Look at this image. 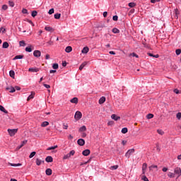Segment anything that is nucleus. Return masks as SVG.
I'll list each match as a JSON object with an SVG mask.
<instances>
[{
	"mask_svg": "<svg viewBox=\"0 0 181 181\" xmlns=\"http://www.w3.org/2000/svg\"><path fill=\"white\" fill-rule=\"evenodd\" d=\"M47 125H49V122H43L41 124V127H47Z\"/></svg>",
	"mask_w": 181,
	"mask_h": 181,
	"instance_id": "4c0bfd02",
	"label": "nucleus"
},
{
	"mask_svg": "<svg viewBox=\"0 0 181 181\" xmlns=\"http://www.w3.org/2000/svg\"><path fill=\"white\" fill-rule=\"evenodd\" d=\"M32 45H30L27 47H25V52H28V53H30L32 52Z\"/></svg>",
	"mask_w": 181,
	"mask_h": 181,
	"instance_id": "cd10ccee",
	"label": "nucleus"
},
{
	"mask_svg": "<svg viewBox=\"0 0 181 181\" xmlns=\"http://www.w3.org/2000/svg\"><path fill=\"white\" fill-rule=\"evenodd\" d=\"M135 152V148H131L127 151V152L125 154V156L127 158V159H129L131 155Z\"/></svg>",
	"mask_w": 181,
	"mask_h": 181,
	"instance_id": "f03ea898",
	"label": "nucleus"
},
{
	"mask_svg": "<svg viewBox=\"0 0 181 181\" xmlns=\"http://www.w3.org/2000/svg\"><path fill=\"white\" fill-rule=\"evenodd\" d=\"M111 170H117L118 169V165H113L110 167Z\"/></svg>",
	"mask_w": 181,
	"mask_h": 181,
	"instance_id": "49530a36",
	"label": "nucleus"
},
{
	"mask_svg": "<svg viewBox=\"0 0 181 181\" xmlns=\"http://www.w3.org/2000/svg\"><path fill=\"white\" fill-rule=\"evenodd\" d=\"M9 47V43L8 42H4L2 45L3 49H8Z\"/></svg>",
	"mask_w": 181,
	"mask_h": 181,
	"instance_id": "412c9836",
	"label": "nucleus"
},
{
	"mask_svg": "<svg viewBox=\"0 0 181 181\" xmlns=\"http://www.w3.org/2000/svg\"><path fill=\"white\" fill-rule=\"evenodd\" d=\"M128 132V128L124 127L122 129V134H127Z\"/></svg>",
	"mask_w": 181,
	"mask_h": 181,
	"instance_id": "f704fd0d",
	"label": "nucleus"
},
{
	"mask_svg": "<svg viewBox=\"0 0 181 181\" xmlns=\"http://www.w3.org/2000/svg\"><path fill=\"white\" fill-rule=\"evenodd\" d=\"M70 103H71L72 104H78V98L75 97V98L70 100Z\"/></svg>",
	"mask_w": 181,
	"mask_h": 181,
	"instance_id": "f8f14e48",
	"label": "nucleus"
},
{
	"mask_svg": "<svg viewBox=\"0 0 181 181\" xmlns=\"http://www.w3.org/2000/svg\"><path fill=\"white\" fill-rule=\"evenodd\" d=\"M44 87H45V88H50V85H47L46 83H43Z\"/></svg>",
	"mask_w": 181,
	"mask_h": 181,
	"instance_id": "69168bd1",
	"label": "nucleus"
},
{
	"mask_svg": "<svg viewBox=\"0 0 181 181\" xmlns=\"http://www.w3.org/2000/svg\"><path fill=\"white\" fill-rule=\"evenodd\" d=\"M141 180H144V181H149V180L148 179V177H146V175H142V176H141Z\"/></svg>",
	"mask_w": 181,
	"mask_h": 181,
	"instance_id": "c03bdc74",
	"label": "nucleus"
},
{
	"mask_svg": "<svg viewBox=\"0 0 181 181\" xmlns=\"http://www.w3.org/2000/svg\"><path fill=\"white\" fill-rule=\"evenodd\" d=\"M36 165L37 166H40L42 165V163H45V160H42L39 158H37L35 160Z\"/></svg>",
	"mask_w": 181,
	"mask_h": 181,
	"instance_id": "9b49d317",
	"label": "nucleus"
},
{
	"mask_svg": "<svg viewBox=\"0 0 181 181\" xmlns=\"http://www.w3.org/2000/svg\"><path fill=\"white\" fill-rule=\"evenodd\" d=\"M148 55L150 56V57H155V59H158L159 57V54L154 55L153 54L148 52Z\"/></svg>",
	"mask_w": 181,
	"mask_h": 181,
	"instance_id": "393cba45",
	"label": "nucleus"
},
{
	"mask_svg": "<svg viewBox=\"0 0 181 181\" xmlns=\"http://www.w3.org/2000/svg\"><path fill=\"white\" fill-rule=\"evenodd\" d=\"M6 90H10L9 93H15V91H16L15 88L12 86L11 88H6Z\"/></svg>",
	"mask_w": 181,
	"mask_h": 181,
	"instance_id": "bb28decb",
	"label": "nucleus"
},
{
	"mask_svg": "<svg viewBox=\"0 0 181 181\" xmlns=\"http://www.w3.org/2000/svg\"><path fill=\"white\" fill-rule=\"evenodd\" d=\"M61 16H62V14H61V13H55V14L54 15V19H60Z\"/></svg>",
	"mask_w": 181,
	"mask_h": 181,
	"instance_id": "c85d7f7f",
	"label": "nucleus"
},
{
	"mask_svg": "<svg viewBox=\"0 0 181 181\" xmlns=\"http://www.w3.org/2000/svg\"><path fill=\"white\" fill-rule=\"evenodd\" d=\"M174 93H175V94H180V91L177 88L174 89Z\"/></svg>",
	"mask_w": 181,
	"mask_h": 181,
	"instance_id": "680f3d73",
	"label": "nucleus"
},
{
	"mask_svg": "<svg viewBox=\"0 0 181 181\" xmlns=\"http://www.w3.org/2000/svg\"><path fill=\"white\" fill-rule=\"evenodd\" d=\"M71 157L69 153H67L63 157V159H69Z\"/></svg>",
	"mask_w": 181,
	"mask_h": 181,
	"instance_id": "603ef678",
	"label": "nucleus"
},
{
	"mask_svg": "<svg viewBox=\"0 0 181 181\" xmlns=\"http://www.w3.org/2000/svg\"><path fill=\"white\" fill-rule=\"evenodd\" d=\"M83 117V114L80 111H76L74 115V118L76 121H78L79 119H81V117Z\"/></svg>",
	"mask_w": 181,
	"mask_h": 181,
	"instance_id": "f257e3e1",
	"label": "nucleus"
},
{
	"mask_svg": "<svg viewBox=\"0 0 181 181\" xmlns=\"http://www.w3.org/2000/svg\"><path fill=\"white\" fill-rule=\"evenodd\" d=\"M56 148H57V145L49 147L48 148H47V151H53V150L56 149Z\"/></svg>",
	"mask_w": 181,
	"mask_h": 181,
	"instance_id": "c9c22d12",
	"label": "nucleus"
},
{
	"mask_svg": "<svg viewBox=\"0 0 181 181\" xmlns=\"http://www.w3.org/2000/svg\"><path fill=\"white\" fill-rule=\"evenodd\" d=\"M11 166H13V167H16V166H22V164H21V163H17V164H15V163H11Z\"/></svg>",
	"mask_w": 181,
	"mask_h": 181,
	"instance_id": "3c124183",
	"label": "nucleus"
},
{
	"mask_svg": "<svg viewBox=\"0 0 181 181\" xmlns=\"http://www.w3.org/2000/svg\"><path fill=\"white\" fill-rule=\"evenodd\" d=\"M9 76L11 77V78H15V71L11 70L9 71Z\"/></svg>",
	"mask_w": 181,
	"mask_h": 181,
	"instance_id": "aec40b11",
	"label": "nucleus"
},
{
	"mask_svg": "<svg viewBox=\"0 0 181 181\" xmlns=\"http://www.w3.org/2000/svg\"><path fill=\"white\" fill-rule=\"evenodd\" d=\"M156 149H157V151L160 152V148L159 147L158 143L156 144Z\"/></svg>",
	"mask_w": 181,
	"mask_h": 181,
	"instance_id": "13d9d810",
	"label": "nucleus"
},
{
	"mask_svg": "<svg viewBox=\"0 0 181 181\" xmlns=\"http://www.w3.org/2000/svg\"><path fill=\"white\" fill-rule=\"evenodd\" d=\"M157 132L158 134H159V135H163V134H165V132L162 129H158Z\"/></svg>",
	"mask_w": 181,
	"mask_h": 181,
	"instance_id": "de8ad7c7",
	"label": "nucleus"
},
{
	"mask_svg": "<svg viewBox=\"0 0 181 181\" xmlns=\"http://www.w3.org/2000/svg\"><path fill=\"white\" fill-rule=\"evenodd\" d=\"M86 66H87V62H84L83 63H82L81 64V66H79V70H83V69H84V67H86Z\"/></svg>",
	"mask_w": 181,
	"mask_h": 181,
	"instance_id": "6ab92c4d",
	"label": "nucleus"
},
{
	"mask_svg": "<svg viewBox=\"0 0 181 181\" xmlns=\"http://www.w3.org/2000/svg\"><path fill=\"white\" fill-rule=\"evenodd\" d=\"M86 131H87V127L84 125L78 129V132H86Z\"/></svg>",
	"mask_w": 181,
	"mask_h": 181,
	"instance_id": "dca6fc26",
	"label": "nucleus"
},
{
	"mask_svg": "<svg viewBox=\"0 0 181 181\" xmlns=\"http://www.w3.org/2000/svg\"><path fill=\"white\" fill-rule=\"evenodd\" d=\"M8 5L11 6V8H13V6H15V3L12 1H8Z\"/></svg>",
	"mask_w": 181,
	"mask_h": 181,
	"instance_id": "a19ab883",
	"label": "nucleus"
},
{
	"mask_svg": "<svg viewBox=\"0 0 181 181\" xmlns=\"http://www.w3.org/2000/svg\"><path fill=\"white\" fill-rule=\"evenodd\" d=\"M168 176L170 179H173V177H175V173H168Z\"/></svg>",
	"mask_w": 181,
	"mask_h": 181,
	"instance_id": "473e14b6",
	"label": "nucleus"
},
{
	"mask_svg": "<svg viewBox=\"0 0 181 181\" xmlns=\"http://www.w3.org/2000/svg\"><path fill=\"white\" fill-rule=\"evenodd\" d=\"M22 13L28 14V9H26V8H23V10H22Z\"/></svg>",
	"mask_w": 181,
	"mask_h": 181,
	"instance_id": "052dcab7",
	"label": "nucleus"
},
{
	"mask_svg": "<svg viewBox=\"0 0 181 181\" xmlns=\"http://www.w3.org/2000/svg\"><path fill=\"white\" fill-rule=\"evenodd\" d=\"M69 153L70 156H74L76 151L74 150H71Z\"/></svg>",
	"mask_w": 181,
	"mask_h": 181,
	"instance_id": "09e8293b",
	"label": "nucleus"
},
{
	"mask_svg": "<svg viewBox=\"0 0 181 181\" xmlns=\"http://www.w3.org/2000/svg\"><path fill=\"white\" fill-rule=\"evenodd\" d=\"M111 118H112V119H114L115 121H118V119H121V117L117 116L115 114L112 115Z\"/></svg>",
	"mask_w": 181,
	"mask_h": 181,
	"instance_id": "1a4fd4ad",
	"label": "nucleus"
},
{
	"mask_svg": "<svg viewBox=\"0 0 181 181\" xmlns=\"http://www.w3.org/2000/svg\"><path fill=\"white\" fill-rule=\"evenodd\" d=\"M8 132L10 136H14L16 132H18V129H8Z\"/></svg>",
	"mask_w": 181,
	"mask_h": 181,
	"instance_id": "7ed1b4c3",
	"label": "nucleus"
},
{
	"mask_svg": "<svg viewBox=\"0 0 181 181\" xmlns=\"http://www.w3.org/2000/svg\"><path fill=\"white\" fill-rule=\"evenodd\" d=\"M0 32H1L2 33H5V32H6V29H5L4 27H1L0 28Z\"/></svg>",
	"mask_w": 181,
	"mask_h": 181,
	"instance_id": "864d4df0",
	"label": "nucleus"
},
{
	"mask_svg": "<svg viewBox=\"0 0 181 181\" xmlns=\"http://www.w3.org/2000/svg\"><path fill=\"white\" fill-rule=\"evenodd\" d=\"M90 153L91 151H90V149H86L82 152V155H83V156H88Z\"/></svg>",
	"mask_w": 181,
	"mask_h": 181,
	"instance_id": "6e6552de",
	"label": "nucleus"
},
{
	"mask_svg": "<svg viewBox=\"0 0 181 181\" xmlns=\"http://www.w3.org/2000/svg\"><path fill=\"white\" fill-rule=\"evenodd\" d=\"M19 45L20 46H23V47H25V46H26V42H25L24 40H22L19 42Z\"/></svg>",
	"mask_w": 181,
	"mask_h": 181,
	"instance_id": "e433bc0d",
	"label": "nucleus"
},
{
	"mask_svg": "<svg viewBox=\"0 0 181 181\" xmlns=\"http://www.w3.org/2000/svg\"><path fill=\"white\" fill-rule=\"evenodd\" d=\"M31 16L33 18H36V16H37V11H36V10L33 11L31 13Z\"/></svg>",
	"mask_w": 181,
	"mask_h": 181,
	"instance_id": "b1692460",
	"label": "nucleus"
},
{
	"mask_svg": "<svg viewBox=\"0 0 181 181\" xmlns=\"http://www.w3.org/2000/svg\"><path fill=\"white\" fill-rule=\"evenodd\" d=\"M40 70V69L37 68V67H31L29 68L28 71L31 72V73H37V71H39Z\"/></svg>",
	"mask_w": 181,
	"mask_h": 181,
	"instance_id": "423d86ee",
	"label": "nucleus"
},
{
	"mask_svg": "<svg viewBox=\"0 0 181 181\" xmlns=\"http://www.w3.org/2000/svg\"><path fill=\"white\" fill-rule=\"evenodd\" d=\"M129 8H134V6H136V3L130 2L129 3Z\"/></svg>",
	"mask_w": 181,
	"mask_h": 181,
	"instance_id": "2f4dec72",
	"label": "nucleus"
},
{
	"mask_svg": "<svg viewBox=\"0 0 181 181\" xmlns=\"http://www.w3.org/2000/svg\"><path fill=\"white\" fill-rule=\"evenodd\" d=\"M77 144L79 146H84V145H86V141L83 139H78Z\"/></svg>",
	"mask_w": 181,
	"mask_h": 181,
	"instance_id": "39448f33",
	"label": "nucleus"
},
{
	"mask_svg": "<svg viewBox=\"0 0 181 181\" xmlns=\"http://www.w3.org/2000/svg\"><path fill=\"white\" fill-rule=\"evenodd\" d=\"M35 94H36L35 92L32 91L31 94L28 96L27 100L29 101L30 100H32V98H35Z\"/></svg>",
	"mask_w": 181,
	"mask_h": 181,
	"instance_id": "a211bd4d",
	"label": "nucleus"
},
{
	"mask_svg": "<svg viewBox=\"0 0 181 181\" xmlns=\"http://www.w3.org/2000/svg\"><path fill=\"white\" fill-rule=\"evenodd\" d=\"M112 19L115 22H117L118 21V16H113Z\"/></svg>",
	"mask_w": 181,
	"mask_h": 181,
	"instance_id": "6e6d98bb",
	"label": "nucleus"
},
{
	"mask_svg": "<svg viewBox=\"0 0 181 181\" xmlns=\"http://www.w3.org/2000/svg\"><path fill=\"white\" fill-rule=\"evenodd\" d=\"M45 161L47 163H50L53 162V157H52L50 156H47L46 158H45Z\"/></svg>",
	"mask_w": 181,
	"mask_h": 181,
	"instance_id": "9d476101",
	"label": "nucleus"
},
{
	"mask_svg": "<svg viewBox=\"0 0 181 181\" xmlns=\"http://www.w3.org/2000/svg\"><path fill=\"white\" fill-rule=\"evenodd\" d=\"M130 56H132L133 57H136V59H138L139 57V56H138V54H136V53H135V52L131 53Z\"/></svg>",
	"mask_w": 181,
	"mask_h": 181,
	"instance_id": "37998d69",
	"label": "nucleus"
},
{
	"mask_svg": "<svg viewBox=\"0 0 181 181\" xmlns=\"http://www.w3.org/2000/svg\"><path fill=\"white\" fill-rule=\"evenodd\" d=\"M45 30H47V32H52V30H53V28L50 26H46L45 28Z\"/></svg>",
	"mask_w": 181,
	"mask_h": 181,
	"instance_id": "c756f323",
	"label": "nucleus"
},
{
	"mask_svg": "<svg viewBox=\"0 0 181 181\" xmlns=\"http://www.w3.org/2000/svg\"><path fill=\"white\" fill-rule=\"evenodd\" d=\"M63 127H64V129H67V128H69V125H67V124H64Z\"/></svg>",
	"mask_w": 181,
	"mask_h": 181,
	"instance_id": "338daca9",
	"label": "nucleus"
},
{
	"mask_svg": "<svg viewBox=\"0 0 181 181\" xmlns=\"http://www.w3.org/2000/svg\"><path fill=\"white\" fill-rule=\"evenodd\" d=\"M174 174L177 175V177H180V176H181V169H180V168H175Z\"/></svg>",
	"mask_w": 181,
	"mask_h": 181,
	"instance_id": "20e7f679",
	"label": "nucleus"
},
{
	"mask_svg": "<svg viewBox=\"0 0 181 181\" xmlns=\"http://www.w3.org/2000/svg\"><path fill=\"white\" fill-rule=\"evenodd\" d=\"M112 32L113 33H119V30H118V28H114L112 30Z\"/></svg>",
	"mask_w": 181,
	"mask_h": 181,
	"instance_id": "58836bf2",
	"label": "nucleus"
},
{
	"mask_svg": "<svg viewBox=\"0 0 181 181\" xmlns=\"http://www.w3.org/2000/svg\"><path fill=\"white\" fill-rule=\"evenodd\" d=\"M35 155H36V151L31 152V153L29 156L30 159H32V158H33V156H35Z\"/></svg>",
	"mask_w": 181,
	"mask_h": 181,
	"instance_id": "ea45409f",
	"label": "nucleus"
},
{
	"mask_svg": "<svg viewBox=\"0 0 181 181\" xmlns=\"http://www.w3.org/2000/svg\"><path fill=\"white\" fill-rule=\"evenodd\" d=\"M142 45L144 46V47H146V49H150V46L149 45H148V43H146V40L144 39L143 41H142Z\"/></svg>",
	"mask_w": 181,
	"mask_h": 181,
	"instance_id": "4468645a",
	"label": "nucleus"
},
{
	"mask_svg": "<svg viewBox=\"0 0 181 181\" xmlns=\"http://www.w3.org/2000/svg\"><path fill=\"white\" fill-rule=\"evenodd\" d=\"M105 101V97L103 96L99 99V104H104Z\"/></svg>",
	"mask_w": 181,
	"mask_h": 181,
	"instance_id": "a878e982",
	"label": "nucleus"
},
{
	"mask_svg": "<svg viewBox=\"0 0 181 181\" xmlns=\"http://www.w3.org/2000/svg\"><path fill=\"white\" fill-rule=\"evenodd\" d=\"M0 111H1V112H4V114H8V110H6L5 107L2 105H0Z\"/></svg>",
	"mask_w": 181,
	"mask_h": 181,
	"instance_id": "4be33fe9",
	"label": "nucleus"
},
{
	"mask_svg": "<svg viewBox=\"0 0 181 181\" xmlns=\"http://www.w3.org/2000/svg\"><path fill=\"white\" fill-rule=\"evenodd\" d=\"M49 15H53L54 13V8H51L48 11Z\"/></svg>",
	"mask_w": 181,
	"mask_h": 181,
	"instance_id": "a18cd8bd",
	"label": "nucleus"
},
{
	"mask_svg": "<svg viewBox=\"0 0 181 181\" xmlns=\"http://www.w3.org/2000/svg\"><path fill=\"white\" fill-rule=\"evenodd\" d=\"M146 168H148V164H146V163H144V164H143V166H142V169H146Z\"/></svg>",
	"mask_w": 181,
	"mask_h": 181,
	"instance_id": "e2e57ef3",
	"label": "nucleus"
},
{
	"mask_svg": "<svg viewBox=\"0 0 181 181\" xmlns=\"http://www.w3.org/2000/svg\"><path fill=\"white\" fill-rule=\"evenodd\" d=\"M175 53H176L177 56H179L181 54V49H177L175 50Z\"/></svg>",
	"mask_w": 181,
	"mask_h": 181,
	"instance_id": "8fccbe9b",
	"label": "nucleus"
},
{
	"mask_svg": "<svg viewBox=\"0 0 181 181\" xmlns=\"http://www.w3.org/2000/svg\"><path fill=\"white\" fill-rule=\"evenodd\" d=\"M72 50H73V47H71V46H68L65 49L66 53H71V52H72Z\"/></svg>",
	"mask_w": 181,
	"mask_h": 181,
	"instance_id": "f3484780",
	"label": "nucleus"
},
{
	"mask_svg": "<svg viewBox=\"0 0 181 181\" xmlns=\"http://www.w3.org/2000/svg\"><path fill=\"white\" fill-rule=\"evenodd\" d=\"M2 9L4 11H6V9H8V6L6 4H4L2 6Z\"/></svg>",
	"mask_w": 181,
	"mask_h": 181,
	"instance_id": "4d7b16f0",
	"label": "nucleus"
},
{
	"mask_svg": "<svg viewBox=\"0 0 181 181\" xmlns=\"http://www.w3.org/2000/svg\"><path fill=\"white\" fill-rule=\"evenodd\" d=\"M177 119H181V112H178L176 115Z\"/></svg>",
	"mask_w": 181,
	"mask_h": 181,
	"instance_id": "5fc2aeb1",
	"label": "nucleus"
},
{
	"mask_svg": "<svg viewBox=\"0 0 181 181\" xmlns=\"http://www.w3.org/2000/svg\"><path fill=\"white\" fill-rule=\"evenodd\" d=\"M24 56L23 55H16L13 60H18L21 59H23Z\"/></svg>",
	"mask_w": 181,
	"mask_h": 181,
	"instance_id": "5701e85b",
	"label": "nucleus"
},
{
	"mask_svg": "<svg viewBox=\"0 0 181 181\" xmlns=\"http://www.w3.org/2000/svg\"><path fill=\"white\" fill-rule=\"evenodd\" d=\"M27 144H28V140H24V141H21V146L22 147H23V146H25V145H26Z\"/></svg>",
	"mask_w": 181,
	"mask_h": 181,
	"instance_id": "79ce46f5",
	"label": "nucleus"
},
{
	"mask_svg": "<svg viewBox=\"0 0 181 181\" xmlns=\"http://www.w3.org/2000/svg\"><path fill=\"white\" fill-rule=\"evenodd\" d=\"M45 173H46L47 176H52V169L47 168V169L45 170Z\"/></svg>",
	"mask_w": 181,
	"mask_h": 181,
	"instance_id": "2eb2a0df",
	"label": "nucleus"
},
{
	"mask_svg": "<svg viewBox=\"0 0 181 181\" xmlns=\"http://www.w3.org/2000/svg\"><path fill=\"white\" fill-rule=\"evenodd\" d=\"M52 69H54V70H57V69H59V64L57 63L53 64Z\"/></svg>",
	"mask_w": 181,
	"mask_h": 181,
	"instance_id": "7c9ffc66",
	"label": "nucleus"
},
{
	"mask_svg": "<svg viewBox=\"0 0 181 181\" xmlns=\"http://www.w3.org/2000/svg\"><path fill=\"white\" fill-rule=\"evenodd\" d=\"M63 67H66L67 66V62L66 61L62 62Z\"/></svg>",
	"mask_w": 181,
	"mask_h": 181,
	"instance_id": "0e129e2a",
	"label": "nucleus"
},
{
	"mask_svg": "<svg viewBox=\"0 0 181 181\" xmlns=\"http://www.w3.org/2000/svg\"><path fill=\"white\" fill-rule=\"evenodd\" d=\"M107 125L112 127V125H114V121H110L107 122Z\"/></svg>",
	"mask_w": 181,
	"mask_h": 181,
	"instance_id": "bf43d9fd",
	"label": "nucleus"
},
{
	"mask_svg": "<svg viewBox=\"0 0 181 181\" xmlns=\"http://www.w3.org/2000/svg\"><path fill=\"white\" fill-rule=\"evenodd\" d=\"M162 170H163V172H168V168L164 167V168H163Z\"/></svg>",
	"mask_w": 181,
	"mask_h": 181,
	"instance_id": "774afa93",
	"label": "nucleus"
},
{
	"mask_svg": "<svg viewBox=\"0 0 181 181\" xmlns=\"http://www.w3.org/2000/svg\"><path fill=\"white\" fill-rule=\"evenodd\" d=\"M41 55H42V52L39 50H35L33 52V56L35 57H40Z\"/></svg>",
	"mask_w": 181,
	"mask_h": 181,
	"instance_id": "0eeeda50",
	"label": "nucleus"
},
{
	"mask_svg": "<svg viewBox=\"0 0 181 181\" xmlns=\"http://www.w3.org/2000/svg\"><path fill=\"white\" fill-rule=\"evenodd\" d=\"M90 50V48H88V47H85L83 48L81 52L83 54H87V52H89Z\"/></svg>",
	"mask_w": 181,
	"mask_h": 181,
	"instance_id": "ddd939ff",
	"label": "nucleus"
},
{
	"mask_svg": "<svg viewBox=\"0 0 181 181\" xmlns=\"http://www.w3.org/2000/svg\"><path fill=\"white\" fill-rule=\"evenodd\" d=\"M147 119H151V118H153V114L149 113L146 115Z\"/></svg>",
	"mask_w": 181,
	"mask_h": 181,
	"instance_id": "72a5a7b5",
	"label": "nucleus"
}]
</instances>
